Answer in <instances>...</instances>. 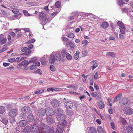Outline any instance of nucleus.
Wrapping results in <instances>:
<instances>
[{"instance_id": "nucleus-60", "label": "nucleus", "mask_w": 133, "mask_h": 133, "mask_svg": "<svg viewBox=\"0 0 133 133\" xmlns=\"http://www.w3.org/2000/svg\"><path fill=\"white\" fill-rule=\"evenodd\" d=\"M98 73L97 72H96L95 73V75H94V79H97L98 77Z\"/></svg>"}, {"instance_id": "nucleus-15", "label": "nucleus", "mask_w": 133, "mask_h": 133, "mask_svg": "<svg viewBox=\"0 0 133 133\" xmlns=\"http://www.w3.org/2000/svg\"><path fill=\"white\" fill-rule=\"evenodd\" d=\"M125 112L127 114L131 115L133 113V110L132 109H125Z\"/></svg>"}, {"instance_id": "nucleus-37", "label": "nucleus", "mask_w": 133, "mask_h": 133, "mask_svg": "<svg viewBox=\"0 0 133 133\" xmlns=\"http://www.w3.org/2000/svg\"><path fill=\"white\" fill-rule=\"evenodd\" d=\"M44 91V90L43 89H41V90H38L36 91H35L34 93L35 94H41Z\"/></svg>"}, {"instance_id": "nucleus-21", "label": "nucleus", "mask_w": 133, "mask_h": 133, "mask_svg": "<svg viewBox=\"0 0 133 133\" xmlns=\"http://www.w3.org/2000/svg\"><path fill=\"white\" fill-rule=\"evenodd\" d=\"M90 64L92 65V66H98V61L96 60H93L90 63Z\"/></svg>"}, {"instance_id": "nucleus-38", "label": "nucleus", "mask_w": 133, "mask_h": 133, "mask_svg": "<svg viewBox=\"0 0 133 133\" xmlns=\"http://www.w3.org/2000/svg\"><path fill=\"white\" fill-rule=\"evenodd\" d=\"M55 112L57 114H59L63 113V110L61 109H59L56 110H55Z\"/></svg>"}, {"instance_id": "nucleus-3", "label": "nucleus", "mask_w": 133, "mask_h": 133, "mask_svg": "<svg viewBox=\"0 0 133 133\" xmlns=\"http://www.w3.org/2000/svg\"><path fill=\"white\" fill-rule=\"evenodd\" d=\"M18 111L15 109H11L9 112V116L12 118H14L16 116Z\"/></svg>"}, {"instance_id": "nucleus-53", "label": "nucleus", "mask_w": 133, "mask_h": 133, "mask_svg": "<svg viewBox=\"0 0 133 133\" xmlns=\"http://www.w3.org/2000/svg\"><path fill=\"white\" fill-rule=\"evenodd\" d=\"M62 40L64 42L68 41H69L68 39L65 37H63L62 38Z\"/></svg>"}, {"instance_id": "nucleus-16", "label": "nucleus", "mask_w": 133, "mask_h": 133, "mask_svg": "<svg viewBox=\"0 0 133 133\" xmlns=\"http://www.w3.org/2000/svg\"><path fill=\"white\" fill-rule=\"evenodd\" d=\"M97 104L100 109H102L104 107V103L102 101H100L97 103Z\"/></svg>"}, {"instance_id": "nucleus-35", "label": "nucleus", "mask_w": 133, "mask_h": 133, "mask_svg": "<svg viewBox=\"0 0 133 133\" xmlns=\"http://www.w3.org/2000/svg\"><path fill=\"white\" fill-rule=\"evenodd\" d=\"M61 3L60 2L58 1L56 2L55 4V6L56 8H59L61 7Z\"/></svg>"}, {"instance_id": "nucleus-46", "label": "nucleus", "mask_w": 133, "mask_h": 133, "mask_svg": "<svg viewBox=\"0 0 133 133\" xmlns=\"http://www.w3.org/2000/svg\"><path fill=\"white\" fill-rule=\"evenodd\" d=\"M41 21H42L41 24L42 25H45L47 22L46 21V17L45 18H44Z\"/></svg>"}, {"instance_id": "nucleus-54", "label": "nucleus", "mask_w": 133, "mask_h": 133, "mask_svg": "<svg viewBox=\"0 0 133 133\" xmlns=\"http://www.w3.org/2000/svg\"><path fill=\"white\" fill-rule=\"evenodd\" d=\"M21 13H19L17 15H14V17L15 18H18V17H21Z\"/></svg>"}, {"instance_id": "nucleus-40", "label": "nucleus", "mask_w": 133, "mask_h": 133, "mask_svg": "<svg viewBox=\"0 0 133 133\" xmlns=\"http://www.w3.org/2000/svg\"><path fill=\"white\" fill-rule=\"evenodd\" d=\"M7 39L6 38H3L1 41L0 43L1 45H3L5 44L6 41Z\"/></svg>"}, {"instance_id": "nucleus-56", "label": "nucleus", "mask_w": 133, "mask_h": 133, "mask_svg": "<svg viewBox=\"0 0 133 133\" xmlns=\"http://www.w3.org/2000/svg\"><path fill=\"white\" fill-rule=\"evenodd\" d=\"M88 43V41L85 40H83L82 41V44H84L87 45Z\"/></svg>"}, {"instance_id": "nucleus-17", "label": "nucleus", "mask_w": 133, "mask_h": 133, "mask_svg": "<svg viewBox=\"0 0 133 133\" xmlns=\"http://www.w3.org/2000/svg\"><path fill=\"white\" fill-rule=\"evenodd\" d=\"M91 94L92 96L96 97H99L101 96V94L99 92H94L91 93Z\"/></svg>"}, {"instance_id": "nucleus-4", "label": "nucleus", "mask_w": 133, "mask_h": 133, "mask_svg": "<svg viewBox=\"0 0 133 133\" xmlns=\"http://www.w3.org/2000/svg\"><path fill=\"white\" fill-rule=\"evenodd\" d=\"M61 104V102L59 101L56 99L53 100L51 102L52 106L55 108L59 107Z\"/></svg>"}, {"instance_id": "nucleus-20", "label": "nucleus", "mask_w": 133, "mask_h": 133, "mask_svg": "<svg viewBox=\"0 0 133 133\" xmlns=\"http://www.w3.org/2000/svg\"><path fill=\"white\" fill-rule=\"evenodd\" d=\"M0 120L3 123L5 124H6L8 123V120L6 118L3 117H0Z\"/></svg>"}, {"instance_id": "nucleus-32", "label": "nucleus", "mask_w": 133, "mask_h": 133, "mask_svg": "<svg viewBox=\"0 0 133 133\" xmlns=\"http://www.w3.org/2000/svg\"><path fill=\"white\" fill-rule=\"evenodd\" d=\"M5 111V108L2 106H0V114H3Z\"/></svg>"}, {"instance_id": "nucleus-14", "label": "nucleus", "mask_w": 133, "mask_h": 133, "mask_svg": "<svg viewBox=\"0 0 133 133\" xmlns=\"http://www.w3.org/2000/svg\"><path fill=\"white\" fill-rule=\"evenodd\" d=\"M34 119L33 115L32 114H30L27 117V120L29 122L32 121Z\"/></svg>"}, {"instance_id": "nucleus-39", "label": "nucleus", "mask_w": 133, "mask_h": 133, "mask_svg": "<svg viewBox=\"0 0 133 133\" xmlns=\"http://www.w3.org/2000/svg\"><path fill=\"white\" fill-rule=\"evenodd\" d=\"M66 56L67 59L68 60H70L72 58L71 55L68 53L66 54Z\"/></svg>"}, {"instance_id": "nucleus-23", "label": "nucleus", "mask_w": 133, "mask_h": 133, "mask_svg": "<svg viewBox=\"0 0 133 133\" xmlns=\"http://www.w3.org/2000/svg\"><path fill=\"white\" fill-rule=\"evenodd\" d=\"M55 59L56 60L60 61L61 59V55L60 53L56 52L55 53Z\"/></svg>"}, {"instance_id": "nucleus-33", "label": "nucleus", "mask_w": 133, "mask_h": 133, "mask_svg": "<svg viewBox=\"0 0 133 133\" xmlns=\"http://www.w3.org/2000/svg\"><path fill=\"white\" fill-rule=\"evenodd\" d=\"M129 102V99L127 98H125L124 99V100L122 103L124 105H128Z\"/></svg>"}, {"instance_id": "nucleus-43", "label": "nucleus", "mask_w": 133, "mask_h": 133, "mask_svg": "<svg viewBox=\"0 0 133 133\" xmlns=\"http://www.w3.org/2000/svg\"><path fill=\"white\" fill-rule=\"evenodd\" d=\"M8 46H5L2 48L0 50V53L8 49Z\"/></svg>"}, {"instance_id": "nucleus-22", "label": "nucleus", "mask_w": 133, "mask_h": 133, "mask_svg": "<svg viewBox=\"0 0 133 133\" xmlns=\"http://www.w3.org/2000/svg\"><path fill=\"white\" fill-rule=\"evenodd\" d=\"M29 63V62L27 60H24L21 62L19 64L20 65H23L24 66H26Z\"/></svg>"}, {"instance_id": "nucleus-62", "label": "nucleus", "mask_w": 133, "mask_h": 133, "mask_svg": "<svg viewBox=\"0 0 133 133\" xmlns=\"http://www.w3.org/2000/svg\"><path fill=\"white\" fill-rule=\"evenodd\" d=\"M35 41V40L33 39H31V40L29 41L28 42V43H33Z\"/></svg>"}, {"instance_id": "nucleus-8", "label": "nucleus", "mask_w": 133, "mask_h": 133, "mask_svg": "<svg viewBox=\"0 0 133 133\" xmlns=\"http://www.w3.org/2000/svg\"><path fill=\"white\" fill-rule=\"evenodd\" d=\"M30 130L31 132L35 133L38 130V127L36 124H33L31 126L30 128Z\"/></svg>"}, {"instance_id": "nucleus-27", "label": "nucleus", "mask_w": 133, "mask_h": 133, "mask_svg": "<svg viewBox=\"0 0 133 133\" xmlns=\"http://www.w3.org/2000/svg\"><path fill=\"white\" fill-rule=\"evenodd\" d=\"M97 131L99 133H105V131L102 127L99 126L98 127Z\"/></svg>"}, {"instance_id": "nucleus-30", "label": "nucleus", "mask_w": 133, "mask_h": 133, "mask_svg": "<svg viewBox=\"0 0 133 133\" xmlns=\"http://www.w3.org/2000/svg\"><path fill=\"white\" fill-rule=\"evenodd\" d=\"M29 127H26L23 130V132L24 133H28L30 132Z\"/></svg>"}, {"instance_id": "nucleus-9", "label": "nucleus", "mask_w": 133, "mask_h": 133, "mask_svg": "<svg viewBox=\"0 0 133 133\" xmlns=\"http://www.w3.org/2000/svg\"><path fill=\"white\" fill-rule=\"evenodd\" d=\"M46 113L47 116H51L54 114V111L52 109L50 108H46L45 109Z\"/></svg>"}, {"instance_id": "nucleus-58", "label": "nucleus", "mask_w": 133, "mask_h": 133, "mask_svg": "<svg viewBox=\"0 0 133 133\" xmlns=\"http://www.w3.org/2000/svg\"><path fill=\"white\" fill-rule=\"evenodd\" d=\"M12 12L15 14H17L19 12V11L18 9H13L12 10Z\"/></svg>"}, {"instance_id": "nucleus-31", "label": "nucleus", "mask_w": 133, "mask_h": 133, "mask_svg": "<svg viewBox=\"0 0 133 133\" xmlns=\"http://www.w3.org/2000/svg\"><path fill=\"white\" fill-rule=\"evenodd\" d=\"M119 29L121 33L122 34H124L125 33L126 28L124 26L119 28Z\"/></svg>"}, {"instance_id": "nucleus-63", "label": "nucleus", "mask_w": 133, "mask_h": 133, "mask_svg": "<svg viewBox=\"0 0 133 133\" xmlns=\"http://www.w3.org/2000/svg\"><path fill=\"white\" fill-rule=\"evenodd\" d=\"M119 37L121 39H124V36L122 34H119Z\"/></svg>"}, {"instance_id": "nucleus-10", "label": "nucleus", "mask_w": 133, "mask_h": 133, "mask_svg": "<svg viewBox=\"0 0 133 133\" xmlns=\"http://www.w3.org/2000/svg\"><path fill=\"white\" fill-rule=\"evenodd\" d=\"M56 118L57 120L59 121H62L66 118V116L65 115H59L57 116Z\"/></svg>"}, {"instance_id": "nucleus-26", "label": "nucleus", "mask_w": 133, "mask_h": 133, "mask_svg": "<svg viewBox=\"0 0 133 133\" xmlns=\"http://www.w3.org/2000/svg\"><path fill=\"white\" fill-rule=\"evenodd\" d=\"M66 45L68 47H70L71 48H74L75 46L74 44L71 41H69L67 42Z\"/></svg>"}, {"instance_id": "nucleus-45", "label": "nucleus", "mask_w": 133, "mask_h": 133, "mask_svg": "<svg viewBox=\"0 0 133 133\" xmlns=\"http://www.w3.org/2000/svg\"><path fill=\"white\" fill-rule=\"evenodd\" d=\"M31 51L28 50L26 52H24V53H23L22 55H26L27 56H28V54L31 53Z\"/></svg>"}, {"instance_id": "nucleus-47", "label": "nucleus", "mask_w": 133, "mask_h": 133, "mask_svg": "<svg viewBox=\"0 0 133 133\" xmlns=\"http://www.w3.org/2000/svg\"><path fill=\"white\" fill-rule=\"evenodd\" d=\"M88 54L87 50L86 49H84L83 51L82 54L84 56H86Z\"/></svg>"}, {"instance_id": "nucleus-51", "label": "nucleus", "mask_w": 133, "mask_h": 133, "mask_svg": "<svg viewBox=\"0 0 133 133\" xmlns=\"http://www.w3.org/2000/svg\"><path fill=\"white\" fill-rule=\"evenodd\" d=\"M9 35L11 36L12 37H14L16 36L15 33L13 32H10L9 33Z\"/></svg>"}, {"instance_id": "nucleus-44", "label": "nucleus", "mask_w": 133, "mask_h": 133, "mask_svg": "<svg viewBox=\"0 0 133 133\" xmlns=\"http://www.w3.org/2000/svg\"><path fill=\"white\" fill-rule=\"evenodd\" d=\"M34 73H36L40 75H41L42 74V72L40 69H38L36 71H34Z\"/></svg>"}, {"instance_id": "nucleus-12", "label": "nucleus", "mask_w": 133, "mask_h": 133, "mask_svg": "<svg viewBox=\"0 0 133 133\" xmlns=\"http://www.w3.org/2000/svg\"><path fill=\"white\" fill-rule=\"evenodd\" d=\"M38 113L39 116H44L46 114L45 109L44 110L43 108L40 109L38 110Z\"/></svg>"}, {"instance_id": "nucleus-25", "label": "nucleus", "mask_w": 133, "mask_h": 133, "mask_svg": "<svg viewBox=\"0 0 133 133\" xmlns=\"http://www.w3.org/2000/svg\"><path fill=\"white\" fill-rule=\"evenodd\" d=\"M122 95V93H120L117 95V96L115 98L113 102H117L118 101L121 97Z\"/></svg>"}, {"instance_id": "nucleus-34", "label": "nucleus", "mask_w": 133, "mask_h": 133, "mask_svg": "<svg viewBox=\"0 0 133 133\" xmlns=\"http://www.w3.org/2000/svg\"><path fill=\"white\" fill-rule=\"evenodd\" d=\"M109 24L107 22H104L102 24V26L103 28H106L109 26Z\"/></svg>"}, {"instance_id": "nucleus-7", "label": "nucleus", "mask_w": 133, "mask_h": 133, "mask_svg": "<svg viewBox=\"0 0 133 133\" xmlns=\"http://www.w3.org/2000/svg\"><path fill=\"white\" fill-rule=\"evenodd\" d=\"M30 63H33V64L32 65L30 66H39L40 65V63L36 59H34L29 61Z\"/></svg>"}, {"instance_id": "nucleus-18", "label": "nucleus", "mask_w": 133, "mask_h": 133, "mask_svg": "<svg viewBox=\"0 0 133 133\" xmlns=\"http://www.w3.org/2000/svg\"><path fill=\"white\" fill-rule=\"evenodd\" d=\"M26 124V121L24 120L21 121L19 122V125L21 127L25 126Z\"/></svg>"}, {"instance_id": "nucleus-19", "label": "nucleus", "mask_w": 133, "mask_h": 133, "mask_svg": "<svg viewBox=\"0 0 133 133\" xmlns=\"http://www.w3.org/2000/svg\"><path fill=\"white\" fill-rule=\"evenodd\" d=\"M46 17V15L43 13L41 12L40 13L38 16L39 19L40 20H42L44 18Z\"/></svg>"}, {"instance_id": "nucleus-24", "label": "nucleus", "mask_w": 133, "mask_h": 133, "mask_svg": "<svg viewBox=\"0 0 133 133\" xmlns=\"http://www.w3.org/2000/svg\"><path fill=\"white\" fill-rule=\"evenodd\" d=\"M116 54L114 52H107L106 55V56H111L112 57H115L116 56Z\"/></svg>"}, {"instance_id": "nucleus-29", "label": "nucleus", "mask_w": 133, "mask_h": 133, "mask_svg": "<svg viewBox=\"0 0 133 133\" xmlns=\"http://www.w3.org/2000/svg\"><path fill=\"white\" fill-rule=\"evenodd\" d=\"M89 130L90 133H96V130L94 127L90 128Z\"/></svg>"}, {"instance_id": "nucleus-28", "label": "nucleus", "mask_w": 133, "mask_h": 133, "mask_svg": "<svg viewBox=\"0 0 133 133\" xmlns=\"http://www.w3.org/2000/svg\"><path fill=\"white\" fill-rule=\"evenodd\" d=\"M79 53V51L77 50L76 51V53L74 54V58L75 60H76L78 59Z\"/></svg>"}, {"instance_id": "nucleus-59", "label": "nucleus", "mask_w": 133, "mask_h": 133, "mask_svg": "<svg viewBox=\"0 0 133 133\" xmlns=\"http://www.w3.org/2000/svg\"><path fill=\"white\" fill-rule=\"evenodd\" d=\"M15 60V58H10L8 59V61L10 62H14Z\"/></svg>"}, {"instance_id": "nucleus-50", "label": "nucleus", "mask_w": 133, "mask_h": 133, "mask_svg": "<svg viewBox=\"0 0 133 133\" xmlns=\"http://www.w3.org/2000/svg\"><path fill=\"white\" fill-rule=\"evenodd\" d=\"M110 124L111 127L112 128V129H114L115 128V124L113 122H111L110 123Z\"/></svg>"}, {"instance_id": "nucleus-52", "label": "nucleus", "mask_w": 133, "mask_h": 133, "mask_svg": "<svg viewBox=\"0 0 133 133\" xmlns=\"http://www.w3.org/2000/svg\"><path fill=\"white\" fill-rule=\"evenodd\" d=\"M118 4L119 5H121L122 4H125V3L123 2V0H120L118 1Z\"/></svg>"}, {"instance_id": "nucleus-5", "label": "nucleus", "mask_w": 133, "mask_h": 133, "mask_svg": "<svg viewBox=\"0 0 133 133\" xmlns=\"http://www.w3.org/2000/svg\"><path fill=\"white\" fill-rule=\"evenodd\" d=\"M22 111L24 114H27L30 113L31 109L28 106H25L22 109Z\"/></svg>"}, {"instance_id": "nucleus-61", "label": "nucleus", "mask_w": 133, "mask_h": 133, "mask_svg": "<svg viewBox=\"0 0 133 133\" xmlns=\"http://www.w3.org/2000/svg\"><path fill=\"white\" fill-rule=\"evenodd\" d=\"M50 132V133H55V131L54 128L52 127L50 129L49 132Z\"/></svg>"}, {"instance_id": "nucleus-55", "label": "nucleus", "mask_w": 133, "mask_h": 133, "mask_svg": "<svg viewBox=\"0 0 133 133\" xmlns=\"http://www.w3.org/2000/svg\"><path fill=\"white\" fill-rule=\"evenodd\" d=\"M94 87L96 91H98L99 90V87L98 86L96 85L95 83L94 84Z\"/></svg>"}, {"instance_id": "nucleus-64", "label": "nucleus", "mask_w": 133, "mask_h": 133, "mask_svg": "<svg viewBox=\"0 0 133 133\" xmlns=\"http://www.w3.org/2000/svg\"><path fill=\"white\" fill-rule=\"evenodd\" d=\"M3 64L4 66H9L10 64L9 63H6L5 62H4Z\"/></svg>"}, {"instance_id": "nucleus-36", "label": "nucleus", "mask_w": 133, "mask_h": 133, "mask_svg": "<svg viewBox=\"0 0 133 133\" xmlns=\"http://www.w3.org/2000/svg\"><path fill=\"white\" fill-rule=\"evenodd\" d=\"M119 121L124 125H125L126 123V120L124 118L121 117L119 118Z\"/></svg>"}, {"instance_id": "nucleus-11", "label": "nucleus", "mask_w": 133, "mask_h": 133, "mask_svg": "<svg viewBox=\"0 0 133 133\" xmlns=\"http://www.w3.org/2000/svg\"><path fill=\"white\" fill-rule=\"evenodd\" d=\"M46 121L49 125L52 124L54 122V120L51 117H47L46 119Z\"/></svg>"}, {"instance_id": "nucleus-1", "label": "nucleus", "mask_w": 133, "mask_h": 133, "mask_svg": "<svg viewBox=\"0 0 133 133\" xmlns=\"http://www.w3.org/2000/svg\"><path fill=\"white\" fill-rule=\"evenodd\" d=\"M41 125L42 129L41 131L39 130L38 132L40 133H49V132L50 128L49 126L43 123H42Z\"/></svg>"}, {"instance_id": "nucleus-13", "label": "nucleus", "mask_w": 133, "mask_h": 133, "mask_svg": "<svg viewBox=\"0 0 133 133\" xmlns=\"http://www.w3.org/2000/svg\"><path fill=\"white\" fill-rule=\"evenodd\" d=\"M56 59L54 55L53 54L51 55L49 58V63L51 64H53L55 62Z\"/></svg>"}, {"instance_id": "nucleus-42", "label": "nucleus", "mask_w": 133, "mask_h": 133, "mask_svg": "<svg viewBox=\"0 0 133 133\" xmlns=\"http://www.w3.org/2000/svg\"><path fill=\"white\" fill-rule=\"evenodd\" d=\"M117 24L118 26L119 27V28H121L125 26L123 23L120 21L118 22Z\"/></svg>"}, {"instance_id": "nucleus-49", "label": "nucleus", "mask_w": 133, "mask_h": 133, "mask_svg": "<svg viewBox=\"0 0 133 133\" xmlns=\"http://www.w3.org/2000/svg\"><path fill=\"white\" fill-rule=\"evenodd\" d=\"M23 12L24 15L26 16H29V14L28 12L26 10H23Z\"/></svg>"}, {"instance_id": "nucleus-41", "label": "nucleus", "mask_w": 133, "mask_h": 133, "mask_svg": "<svg viewBox=\"0 0 133 133\" xmlns=\"http://www.w3.org/2000/svg\"><path fill=\"white\" fill-rule=\"evenodd\" d=\"M68 36L69 37L71 38H73L75 37L74 34L72 32H69L68 34Z\"/></svg>"}, {"instance_id": "nucleus-6", "label": "nucleus", "mask_w": 133, "mask_h": 133, "mask_svg": "<svg viewBox=\"0 0 133 133\" xmlns=\"http://www.w3.org/2000/svg\"><path fill=\"white\" fill-rule=\"evenodd\" d=\"M64 104L65 108L67 109H71L73 106V103L71 101H69L65 102Z\"/></svg>"}, {"instance_id": "nucleus-2", "label": "nucleus", "mask_w": 133, "mask_h": 133, "mask_svg": "<svg viewBox=\"0 0 133 133\" xmlns=\"http://www.w3.org/2000/svg\"><path fill=\"white\" fill-rule=\"evenodd\" d=\"M67 123V121L65 120H64L61 123H58L57 128V131L59 133H62L63 130V125H65Z\"/></svg>"}, {"instance_id": "nucleus-57", "label": "nucleus", "mask_w": 133, "mask_h": 133, "mask_svg": "<svg viewBox=\"0 0 133 133\" xmlns=\"http://www.w3.org/2000/svg\"><path fill=\"white\" fill-rule=\"evenodd\" d=\"M66 51L64 50H62V51L61 54L63 56H65V54H66Z\"/></svg>"}, {"instance_id": "nucleus-48", "label": "nucleus", "mask_w": 133, "mask_h": 133, "mask_svg": "<svg viewBox=\"0 0 133 133\" xmlns=\"http://www.w3.org/2000/svg\"><path fill=\"white\" fill-rule=\"evenodd\" d=\"M28 50V48L26 47H24L21 49V51L23 52H26Z\"/></svg>"}]
</instances>
